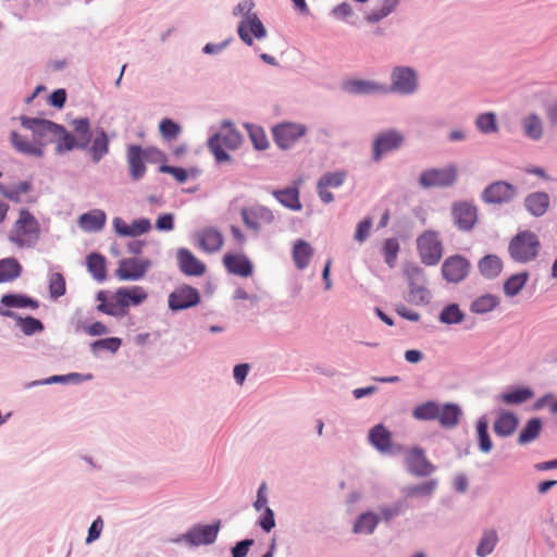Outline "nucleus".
<instances>
[{
  "mask_svg": "<svg viewBox=\"0 0 557 557\" xmlns=\"http://www.w3.org/2000/svg\"><path fill=\"white\" fill-rule=\"evenodd\" d=\"M40 236L38 220L27 210L18 212V219L14 222L9 239L18 247H30L37 243Z\"/></svg>",
  "mask_w": 557,
  "mask_h": 557,
  "instance_id": "nucleus-1",
  "label": "nucleus"
},
{
  "mask_svg": "<svg viewBox=\"0 0 557 557\" xmlns=\"http://www.w3.org/2000/svg\"><path fill=\"white\" fill-rule=\"evenodd\" d=\"M540 248L541 243L535 233L521 231L509 242L508 252L516 262L527 263L537 257Z\"/></svg>",
  "mask_w": 557,
  "mask_h": 557,
  "instance_id": "nucleus-2",
  "label": "nucleus"
},
{
  "mask_svg": "<svg viewBox=\"0 0 557 557\" xmlns=\"http://www.w3.org/2000/svg\"><path fill=\"white\" fill-rule=\"evenodd\" d=\"M129 175L133 181H138L146 174L145 162L164 159L163 152L154 147L141 148L139 145H129L126 152Z\"/></svg>",
  "mask_w": 557,
  "mask_h": 557,
  "instance_id": "nucleus-3",
  "label": "nucleus"
},
{
  "mask_svg": "<svg viewBox=\"0 0 557 557\" xmlns=\"http://www.w3.org/2000/svg\"><path fill=\"white\" fill-rule=\"evenodd\" d=\"M242 134L235 129L230 123H224L220 133L209 139L208 146L219 162L228 161L230 156L224 150H234L242 144Z\"/></svg>",
  "mask_w": 557,
  "mask_h": 557,
  "instance_id": "nucleus-4",
  "label": "nucleus"
},
{
  "mask_svg": "<svg viewBox=\"0 0 557 557\" xmlns=\"http://www.w3.org/2000/svg\"><path fill=\"white\" fill-rule=\"evenodd\" d=\"M21 123L30 131L33 140L39 145V151H44L45 146L54 141L55 131H60L58 124L41 119L21 116Z\"/></svg>",
  "mask_w": 557,
  "mask_h": 557,
  "instance_id": "nucleus-5",
  "label": "nucleus"
},
{
  "mask_svg": "<svg viewBox=\"0 0 557 557\" xmlns=\"http://www.w3.org/2000/svg\"><path fill=\"white\" fill-rule=\"evenodd\" d=\"M417 247L422 263L435 265L443 256V245L438 234L434 231H425L417 239Z\"/></svg>",
  "mask_w": 557,
  "mask_h": 557,
  "instance_id": "nucleus-6",
  "label": "nucleus"
},
{
  "mask_svg": "<svg viewBox=\"0 0 557 557\" xmlns=\"http://www.w3.org/2000/svg\"><path fill=\"white\" fill-rule=\"evenodd\" d=\"M151 264L146 258H124L119 261L114 274L120 281H138L146 275Z\"/></svg>",
  "mask_w": 557,
  "mask_h": 557,
  "instance_id": "nucleus-7",
  "label": "nucleus"
},
{
  "mask_svg": "<svg viewBox=\"0 0 557 557\" xmlns=\"http://www.w3.org/2000/svg\"><path fill=\"white\" fill-rule=\"evenodd\" d=\"M405 274L409 281V292L407 300L414 305H422L429 301V292L425 287V281L422 270L417 265H408Z\"/></svg>",
  "mask_w": 557,
  "mask_h": 557,
  "instance_id": "nucleus-8",
  "label": "nucleus"
},
{
  "mask_svg": "<svg viewBox=\"0 0 557 557\" xmlns=\"http://www.w3.org/2000/svg\"><path fill=\"white\" fill-rule=\"evenodd\" d=\"M307 133V127L298 123H281L272 128L273 139L282 149L290 148Z\"/></svg>",
  "mask_w": 557,
  "mask_h": 557,
  "instance_id": "nucleus-9",
  "label": "nucleus"
},
{
  "mask_svg": "<svg viewBox=\"0 0 557 557\" xmlns=\"http://www.w3.org/2000/svg\"><path fill=\"white\" fill-rule=\"evenodd\" d=\"M200 294L197 288L182 284L169 295V308L180 311L197 306L200 302Z\"/></svg>",
  "mask_w": 557,
  "mask_h": 557,
  "instance_id": "nucleus-10",
  "label": "nucleus"
},
{
  "mask_svg": "<svg viewBox=\"0 0 557 557\" xmlns=\"http://www.w3.org/2000/svg\"><path fill=\"white\" fill-rule=\"evenodd\" d=\"M391 87L388 90L401 95H409L418 88V77L416 72L406 66H397L393 70L391 75Z\"/></svg>",
  "mask_w": 557,
  "mask_h": 557,
  "instance_id": "nucleus-11",
  "label": "nucleus"
},
{
  "mask_svg": "<svg viewBox=\"0 0 557 557\" xmlns=\"http://www.w3.org/2000/svg\"><path fill=\"white\" fill-rule=\"evenodd\" d=\"M451 216L458 230L469 232L478 222V208L469 201H457L451 206Z\"/></svg>",
  "mask_w": 557,
  "mask_h": 557,
  "instance_id": "nucleus-12",
  "label": "nucleus"
},
{
  "mask_svg": "<svg viewBox=\"0 0 557 557\" xmlns=\"http://www.w3.org/2000/svg\"><path fill=\"white\" fill-rule=\"evenodd\" d=\"M457 170L455 166L444 169H431L421 173L419 182L424 188L441 186L446 187L455 183Z\"/></svg>",
  "mask_w": 557,
  "mask_h": 557,
  "instance_id": "nucleus-13",
  "label": "nucleus"
},
{
  "mask_svg": "<svg viewBox=\"0 0 557 557\" xmlns=\"http://www.w3.org/2000/svg\"><path fill=\"white\" fill-rule=\"evenodd\" d=\"M245 225L255 232L260 231L263 225L273 223V212L261 205H255L250 208H243L240 211Z\"/></svg>",
  "mask_w": 557,
  "mask_h": 557,
  "instance_id": "nucleus-14",
  "label": "nucleus"
},
{
  "mask_svg": "<svg viewBox=\"0 0 557 557\" xmlns=\"http://www.w3.org/2000/svg\"><path fill=\"white\" fill-rule=\"evenodd\" d=\"M469 270V261L459 255L448 257L442 265L444 278L451 283H459L465 280Z\"/></svg>",
  "mask_w": 557,
  "mask_h": 557,
  "instance_id": "nucleus-15",
  "label": "nucleus"
},
{
  "mask_svg": "<svg viewBox=\"0 0 557 557\" xmlns=\"http://www.w3.org/2000/svg\"><path fill=\"white\" fill-rule=\"evenodd\" d=\"M517 194V188L505 182L497 181L490 184L482 193V199L486 203H504L510 201Z\"/></svg>",
  "mask_w": 557,
  "mask_h": 557,
  "instance_id": "nucleus-16",
  "label": "nucleus"
},
{
  "mask_svg": "<svg viewBox=\"0 0 557 557\" xmlns=\"http://www.w3.org/2000/svg\"><path fill=\"white\" fill-rule=\"evenodd\" d=\"M176 260L180 271L186 276H202L207 265L198 259L189 249L180 248L176 251Z\"/></svg>",
  "mask_w": 557,
  "mask_h": 557,
  "instance_id": "nucleus-17",
  "label": "nucleus"
},
{
  "mask_svg": "<svg viewBox=\"0 0 557 557\" xmlns=\"http://www.w3.org/2000/svg\"><path fill=\"white\" fill-rule=\"evenodd\" d=\"M238 35L246 45L251 46L252 36L261 39L265 37L267 29L257 14H246L238 25Z\"/></svg>",
  "mask_w": 557,
  "mask_h": 557,
  "instance_id": "nucleus-18",
  "label": "nucleus"
},
{
  "mask_svg": "<svg viewBox=\"0 0 557 557\" xmlns=\"http://www.w3.org/2000/svg\"><path fill=\"white\" fill-rule=\"evenodd\" d=\"M197 247L206 253H214L221 250L224 244L222 233L214 227H206L196 234Z\"/></svg>",
  "mask_w": 557,
  "mask_h": 557,
  "instance_id": "nucleus-19",
  "label": "nucleus"
},
{
  "mask_svg": "<svg viewBox=\"0 0 557 557\" xmlns=\"http://www.w3.org/2000/svg\"><path fill=\"white\" fill-rule=\"evenodd\" d=\"M403 141L404 137L397 131L381 133L373 143V159L379 161L382 154L399 148Z\"/></svg>",
  "mask_w": 557,
  "mask_h": 557,
  "instance_id": "nucleus-20",
  "label": "nucleus"
},
{
  "mask_svg": "<svg viewBox=\"0 0 557 557\" xmlns=\"http://www.w3.org/2000/svg\"><path fill=\"white\" fill-rule=\"evenodd\" d=\"M220 521L213 525H197L183 535V539L190 545H208L212 544L218 535Z\"/></svg>",
  "mask_w": 557,
  "mask_h": 557,
  "instance_id": "nucleus-21",
  "label": "nucleus"
},
{
  "mask_svg": "<svg viewBox=\"0 0 557 557\" xmlns=\"http://www.w3.org/2000/svg\"><path fill=\"white\" fill-rule=\"evenodd\" d=\"M223 265L231 274L248 277L253 272V264L250 259L243 253H226L223 257Z\"/></svg>",
  "mask_w": 557,
  "mask_h": 557,
  "instance_id": "nucleus-22",
  "label": "nucleus"
},
{
  "mask_svg": "<svg viewBox=\"0 0 557 557\" xmlns=\"http://www.w3.org/2000/svg\"><path fill=\"white\" fill-rule=\"evenodd\" d=\"M406 466L408 470L418 476H428L434 471V466L431 465L421 449H411L406 457Z\"/></svg>",
  "mask_w": 557,
  "mask_h": 557,
  "instance_id": "nucleus-23",
  "label": "nucleus"
},
{
  "mask_svg": "<svg viewBox=\"0 0 557 557\" xmlns=\"http://www.w3.org/2000/svg\"><path fill=\"white\" fill-rule=\"evenodd\" d=\"M344 91L352 95L387 92L388 87L371 81L347 79L343 83Z\"/></svg>",
  "mask_w": 557,
  "mask_h": 557,
  "instance_id": "nucleus-24",
  "label": "nucleus"
},
{
  "mask_svg": "<svg viewBox=\"0 0 557 557\" xmlns=\"http://www.w3.org/2000/svg\"><path fill=\"white\" fill-rule=\"evenodd\" d=\"M117 301L127 310L129 306H139L148 298V293L143 286L120 287L116 290Z\"/></svg>",
  "mask_w": 557,
  "mask_h": 557,
  "instance_id": "nucleus-25",
  "label": "nucleus"
},
{
  "mask_svg": "<svg viewBox=\"0 0 557 557\" xmlns=\"http://www.w3.org/2000/svg\"><path fill=\"white\" fill-rule=\"evenodd\" d=\"M550 205V199L548 194L544 191H534L528 195L524 199V207L528 212L534 216L544 215Z\"/></svg>",
  "mask_w": 557,
  "mask_h": 557,
  "instance_id": "nucleus-26",
  "label": "nucleus"
},
{
  "mask_svg": "<svg viewBox=\"0 0 557 557\" xmlns=\"http://www.w3.org/2000/svg\"><path fill=\"white\" fill-rule=\"evenodd\" d=\"M107 221L104 211L100 209H94L86 213H83L78 218V226L85 232H99L103 228Z\"/></svg>",
  "mask_w": 557,
  "mask_h": 557,
  "instance_id": "nucleus-27",
  "label": "nucleus"
},
{
  "mask_svg": "<svg viewBox=\"0 0 557 557\" xmlns=\"http://www.w3.org/2000/svg\"><path fill=\"white\" fill-rule=\"evenodd\" d=\"M33 189L29 181L20 182L16 185H5L0 183V194L12 202L20 203L24 200V196Z\"/></svg>",
  "mask_w": 557,
  "mask_h": 557,
  "instance_id": "nucleus-28",
  "label": "nucleus"
},
{
  "mask_svg": "<svg viewBox=\"0 0 557 557\" xmlns=\"http://www.w3.org/2000/svg\"><path fill=\"white\" fill-rule=\"evenodd\" d=\"M97 298L100 301L97 306L98 311L113 317H123L127 313L124 306L117 301L116 292L110 299H107L102 292L98 294Z\"/></svg>",
  "mask_w": 557,
  "mask_h": 557,
  "instance_id": "nucleus-29",
  "label": "nucleus"
},
{
  "mask_svg": "<svg viewBox=\"0 0 557 557\" xmlns=\"http://www.w3.org/2000/svg\"><path fill=\"white\" fill-rule=\"evenodd\" d=\"M437 420L443 428L450 429L459 423L461 409L455 404L440 405Z\"/></svg>",
  "mask_w": 557,
  "mask_h": 557,
  "instance_id": "nucleus-30",
  "label": "nucleus"
},
{
  "mask_svg": "<svg viewBox=\"0 0 557 557\" xmlns=\"http://www.w3.org/2000/svg\"><path fill=\"white\" fill-rule=\"evenodd\" d=\"M480 273L486 278L496 277L503 270V261L495 255H487L479 261Z\"/></svg>",
  "mask_w": 557,
  "mask_h": 557,
  "instance_id": "nucleus-31",
  "label": "nucleus"
},
{
  "mask_svg": "<svg viewBox=\"0 0 557 557\" xmlns=\"http://www.w3.org/2000/svg\"><path fill=\"white\" fill-rule=\"evenodd\" d=\"M313 255L312 247L305 240H297L293 248V259L299 270L308 267Z\"/></svg>",
  "mask_w": 557,
  "mask_h": 557,
  "instance_id": "nucleus-32",
  "label": "nucleus"
},
{
  "mask_svg": "<svg viewBox=\"0 0 557 557\" xmlns=\"http://www.w3.org/2000/svg\"><path fill=\"white\" fill-rule=\"evenodd\" d=\"M11 143L13 147L21 153L40 157L44 151H39V145L36 144L33 138H24L16 132L11 133Z\"/></svg>",
  "mask_w": 557,
  "mask_h": 557,
  "instance_id": "nucleus-33",
  "label": "nucleus"
},
{
  "mask_svg": "<svg viewBox=\"0 0 557 557\" xmlns=\"http://www.w3.org/2000/svg\"><path fill=\"white\" fill-rule=\"evenodd\" d=\"M518 425V419L513 413L503 412L494 422V432L499 436H508L513 433Z\"/></svg>",
  "mask_w": 557,
  "mask_h": 557,
  "instance_id": "nucleus-34",
  "label": "nucleus"
},
{
  "mask_svg": "<svg viewBox=\"0 0 557 557\" xmlns=\"http://www.w3.org/2000/svg\"><path fill=\"white\" fill-rule=\"evenodd\" d=\"M498 543V534L494 529L483 531L475 554L478 557H486L491 555Z\"/></svg>",
  "mask_w": 557,
  "mask_h": 557,
  "instance_id": "nucleus-35",
  "label": "nucleus"
},
{
  "mask_svg": "<svg viewBox=\"0 0 557 557\" xmlns=\"http://www.w3.org/2000/svg\"><path fill=\"white\" fill-rule=\"evenodd\" d=\"M380 522L377 515L373 512H363L354 524L352 531L356 534H371Z\"/></svg>",
  "mask_w": 557,
  "mask_h": 557,
  "instance_id": "nucleus-36",
  "label": "nucleus"
},
{
  "mask_svg": "<svg viewBox=\"0 0 557 557\" xmlns=\"http://www.w3.org/2000/svg\"><path fill=\"white\" fill-rule=\"evenodd\" d=\"M369 440L381 451H387L391 448V433L381 424L370 431Z\"/></svg>",
  "mask_w": 557,
  "mask_h": 557,
  "instance_id": "nucleus-37",
  "label": "nucleus"
},
{
  "mask_svg": "<svg viewBox=\"0 0 557 557\" xmlns=\"http://www.w3.org/2000/svg\"><path fill=\"white\" fill-rule=\"evenodd\" d=\"M87 268L92 277L99 282H102L107 277L106 259L100 253H90L87 257Z\"/></svg>",
  "mask_w": 557,
  "mask_h": 557,
  "instance_id": "nucleus-38",
  "label": "nucleus"
},
{
  "mask_svg": "<svg viewBox=\"0 0 557 557\" xmlns=\"http://www.w3.org/2000/svg\"><path fill=\"white\" fill-rule=\"evenodd\" d=\"M22 267L14 258L0 260V283L10 282L21 275Z\"/></svg>",
  "mask_w": 557,
  "mask_h": 557,
  "instance_id": "nucleus-39",
  "label": "nucleus"
},
{
  "mask_svg": "<svg viewBox=\"0 0 557 557\" xmlns=\"http://www.w3.org/2000/svg\"><path fill=\"white\" fill-rule=\"evenodd\" d=\"M109 151V138L103 129L96 132V136L92 140L90 152L94 162H99L103 156Z\"/></svg>",
  "mask_w": 557,
  "mask_h": 557,
  "instance_id": "nucleus-40",
  "label": "nucleus"
},
{
  "mask_svg": "<svg viewBox=\"0 0 557 557\" xmlns=\"http://www.w3.org/2000/svg\"><path fill=\"white\" fill-rule=\"evenodd\" d=\"M274 197L286 208L292 210H300L299 191L297 188H286L273 191Z\"/></svg>",
  "mask_w": 557,
  "mask_h": 557,
  "instance_id": "nucleus-41",
  "label": "nucleus"
},
{
  "mask_svg": "<svg viewBox=\"0 0 557 557\" xmlns=\"http://www.w3.org/2000/svg\"><path fill=\"white\" fill-rule=\"evenodd\" d=\"M440 404L436 401H425L414 407L412 416L417 420L428 421L436 420L440 414Z\"/></svg>",
  "mask_w": 557,
  "mask_h": 557,
  "instance_id": "nucleus-42",
  "label": "nucleus"
},
{
  "mask_svg": "<svg viewBox=\"0 0 557 557\" xmlns=\"http://www.w3.org/2000/svg\"><path fill=\"white\" fill-rule=\"evenodd\" d=\"M498 304L499 300L496 296L490 294L482 295L471 302L470 310L476 314H484L495 309Z\"/></svg>",
  "mask_w": 557,
  "mask_h": 557,
  "instance_id": "nucleus-43",
  "label": "nucleus"
},
{
  "mask_svg": "<svg viewBox=\"0 0 557 557\" xmlns=\"http://www.w3.org/2000/svg\"><path fill=\"white\" fill-rule=\"evenodd\" d=\"M524 134L534 140L543 136V123L537 114H530L522 121Z\"/></svg>",
  "mask_w": 557,
  "mask_h": 557,
  "instance_id": "nucleus-44",
  "label": "nucleus"
},
{
  "mask_svg": "<svg viewBox=\"0 0 557 557\" xmlns=\"http://www.w3.org/2000/svg\"><path fill=\"white\" fill-rule=\"evenodd\" d=\"M529 278V275L527 272L517 273L511 275L509 278L506 280L504 283V293L508 297H515L517 296L521 289L524 287Z\"/></svg>",
  "mask_w": 557,
  "mask_h": 557,
  "instance_id": "nucleus-45",
  "label": "nucleus"
},
{
  "mask_svg": "<svg viewBox=\"0 0 557 557\" xmlns=\"http://www.w3.org/2000/svg\"><path fill=\"white\" fill-rule=\"evenodd\" d=\"M542 422L539 418H532L528 421L525 426L521 430L518 443L521 445L528 444L534 441L541 433Z\"/></svg>",
  "mask_w": 557,
  "mask_h": 557,
  "instance_id": "nucleus-46",
  "label": "nucleus"
},
{
  "mask_svg": "<svg viewBox=\"0 0 557 557\" xmlns=\"http://www.w3.org/2000/svg\"><path fill=\"white\" fill-rule=\"evenodd\" d=\"M60 131H55L54 140L58 141L57 150L58 152L70 151L75 147H78L81 141L75 139V137L70 134L63 126L59 125Z\"/></svg>",
  "mask_w": 557,
  "mask_h": 557,
  "instance_id": "nucleus-47",
  "label": "nucleus"
},
{
  "mask_svg": "<svg viewBox=\"0 0 557 557\" xmlns=\"http://www.w3.org/2000/svg\"><path fill=\"white\" fill-rule=\"evenodd\" d=\"M487 429H488L487 420L485 418H480L476 422V432H478V437H479L480 449L483 453H488L493 447V443L488 435Z\"/></svg>",
  "mask_w": 557,
  "mask_h": 557,
  "instance_id": "nucleus-48",
  "label": "nucleus"
},
{
  "mask_svg": "<svg viewBox=\"0 0 557 557\" xmlns=\"http://www.w3.org/2000/svg\"><path fill=\"white\" fill-rule=\"evenodd\" d=\"M399 249V243L396 238H387L384 240L382 250L384 260L389 268L395 267Z\"/></svg>",
  "mask_w": 557,
  "mask_h": 557,
  "instance_id": "nucleus-49",
  "label": "nucleus"
},
{
  "mask_svg": "<svg viewBox=\"0 0 557 557\" xmlns=\"http://www.w3.org/2000/svg\"><path fill=\"white\" fill-rule=\"evenodd\" d=\"M534 395L533 391L528 387L517 388L512 392H508L502 395V399L506 404H521L530 398H532Z\"/></svg>",
  "mask_w": 557,
  "mask_h": 557,
  "instance_id": "nucleus-50",
  "label": "nucleus"
},
{
  "mask_svg": "<svg viewBox=\"0 0 557 557\" xmlns=\"http://www.w3.org/2000/svg\"><path fill=\"white\" fill-rule=\"evenodd\" d=\"M74 131L77 133L81 144L79 148H85L90 140V124L88 119H78L72 122Z\"/></svg>",
  "mask_w": 557,
  "mask_h": 557,
  "instance_id": "nucleus-51",
  "label": "nucleus"
},
{
  "mask_svg": "<svg viewBox=\"0 0 557 557\" xmlns=\"http://www.w3.org/2000/svg\"><path fill=\"white\" fill-rule=\"evenodd\" d=\"M398 5V0H383L381 7L373 10L367 17L371 23L379 22L388 14H391Z\"/></svg>",
  "mask_w": 557,
  "mask_h": 557,
  "instance_id": "nucleus-52",
  "label": "nucleus"
},
{
  "mask_svg": "<svg viewBox=\"0 0 557 557\" xmlns=\"http://www.w3.org/2000/svg\"><path fill=\"white\" fill-rule=\"evenodd\" d=\"M475 125L485 134L496 133L498 131L496 116L492 112L480 114L475 120Z\"/></svg>",
  "mask_w": 557,
  "mask_h": 557,
  "instance_id": "nucleus-53",
  "label": "nucleus"
},
{
  "mask_svg": "<svg viewBox=\"0 0 557 557\" xmlns=\"http://www.w3.org/2000/svg\"><path fill=\"white\" fill-rule=\"evenodd\" d=\"M161 136L166 140L175 139L182 132V127L171 119H163L159 124Z\"/></svg>",
  "mask_w": 557,
  "mask_h": 557,
  "instance_id": "nucleus-54",
  "label": "nucleus"
},
{
  "mask_svg": "<svg viewBox=\"0 0 557 557\" xmlns=\"http://www.w3.org/2000/svg\"><path fill=\"white\" fill-rule=\"evenodd\" d=\"M66 285L65 280L61 273H52L49 277V292L53 299H57L65 294Z\"/></svg>",
  "mask_w": 557,
  "mask_h": 557,
  "instance_id": "nucleus-55",
  "label": "nucleus"
},
{
  "mask_svg": "<svg viewBox=\"0 0 557 557\" xmlns=\"http://www.w3.org/2000/svg\"><path fill=\"white\" fill-rule=\"evenodd\" d=\"M250 139L258 150H264L269 146V141L263 128L255 125H246Z\"/></svg>",
  "mask_w": 557,
  "mask_h": 557,
  "instance_id": "nucleus-56",
  "label": "nucleus"
},
{
  "mask_svg": "<svg viewBox=\"0 0 557 557\" xmlns=\"http://www.w3.org/2000/svg\"><path fill=\"white\" fill-rule=\"evenodd\" d=\"M345 180H346V172L345 171H337V172L325 173L324 175H322L320 177L318 183L322 187L337 188L341 185H343Z\"/></svg>",
  "mask_w": 557,
  "mask_h": 557,
  "instance_id": "nucleus-57",
  "label": "nucleus"
},
{
  "mask_svg": "<svg viewBox=\"0 0 557 557\" xmlns=\"http://www.w3.org/2000/svg\"><path fill=\"white\" fill-rule=\"evenodd\" d=\"M440 320L446 324L460 323L463 320V313L457 305H449L442 310Z\"/></svg>",
  "mask_w": 557,
  "mask_h": 557,
  "instance_id": "nucleus-58",
  "label": "nucleus"
},
{
  "mask_svg": "<svg viewBox=\"0 0 557 557\" xmlns=\"http://www.w3.org/2000/svg\"><path fill=\"white\" fill-rule=\"evenodd\" d=\"M122 341L119 337H108L103 339L96 341L91 344V350H109L111 352H116L121 347Z\"/></svg>",
  "mask_w": 557,
  "mask_h": 557,
  "instance_id": "nucleus-59",
  "label": "nucleus"
},
{
  "mask_svg": "<svg viewBox=\"0 0 557 557\" xmlns=\"http://www.w3.org/2000/svg\"><path fill=\"white\" fill-rule=\"evenodd\" d=\"M437 486V482L435 480H429L422 484L413 485L407 487L408 496H429L431 495Z\"/></svg>",
  "mask_w": 557,
  "mask_h": 557,
  "instance_id": "nucleus-60",
  "label": "nucleus"
},
{
  "mask_svg": "<svg viewBox=\"0 0 557 557\" xmlns=\"http://www.w3.org/2000/svg\"><path fill=\"white\" fill-rule=\"evenodd\" d=\"M1 302L7 307H37L36 301L33 299L17 295H4L1 299Z\"/></svg>",
  "mask_w": 557,
  "mask_h": 557,
  "instance_id": "nucleus-61",
  "label": "nucleus"
},
{
  "mask_svg": "<svg viewBox=\"0 0 557 557\" xmlns=\"http://www.w3.org/2000/svg\"><path fill=\"white\" fill-rule=\"evenodd\" d=\"M372 227V219L366 218L361 221L356 228L355 239L359 243H363L370 234V230Z\"/></svg>",
  "mask_w": 557,
  "mask_h": 557,
  "instance_id": "nucleus-62",
  "label": "nucleus"
},
{
  "mask_svg": "<svg viewBox=\"0 0 557 557\" xmlns=\"http://www.w3.org/2000/svg\"><path fill=\"white\" fill-rule=\"evenodd\" d=\"M42 323L33 317H27L22 321V330L26 335H32L36 332L42 331Z\"/></svg>",
  "mask_w": 557,
  "mask_h": 557,
  "instance_id": "nucleus-63",
  "label": "nucleus"
},
{
  "mask_svg": "<svg viewBox=\"0 0 557 557\" xmlns=\"http://www.w3.org/2000/svg\"><path fill=\"white\" fill-rule=\"evenodd\" d=\"M151 227L150 221L148 219H139L129 224V231L132 232V236H139L148 232Z\"/></svg>",
  "mask_w": 557,
  "mask_h": 557,
  "instance_id": "nucleus-64",
  "label": "nucleus"
}]
</instances>
